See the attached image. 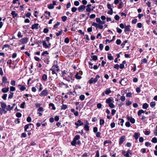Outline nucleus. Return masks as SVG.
Listing matches in <instances>:
<instances>
[{
	"mask_svg": "<svg viewBox=\"0 0 157 157\" xmlns=\"http://www.w3.org/2000/svg\"><path fill=\"white\" fill-rule=\"evenodd\" d=\"M100 77L99 75H97L94 78H91V79L89 80V83L91 84L93 83H96Z\"/></svg>",
	"mask_w": 157,
	"mask_h": 157,
	"instance_id": "f257e3e1",
	"label": "nucleus"
},
{
	"mask_svg": "<svg viewBox=\"0 0 157 157\" xmlns=\"http://www.w3.org/2000/svg\"><path fill=\"white\" fill-rule=\"evenodd\" d=\"M50 71H57V72L59 71V69L58 65H53L52 67L50 69Z\"/></svg>",
	"mask_w": 157,
	"mask_h": 157,
	"instance_id": "f03ea898",
	"label": "nucleus"
},
{
	"mask_svg": "<svg viewBox=\"0 0 157 157\" xmlns=\"http://www.w3.org/2000/svg\"><path fill=\"white\" fill-rule=\"evenodd\" d=\"M125 136H123L121 137L120 138L119 145L121 146L125 140Z\"/></svg>",
	"mask_w": 157,
	"mask_h": 157,
	"instance_id": "7ed1b4c3",
	"label": "nucleus"
},
{
	"mask_svg": "<svg viewBox=\"0 0 157 157\" xmlns=\"http://www.w3.org/2000/svg\"><path fill=\"white\" fill-rule=\"evenodd\" d=\"M48 94V90L46 89L42 91L41 93L39 94L40 96H43L44 97L47 96Z\"/></svg>",
	"mask_w": 157,
	"mask_h": 157,
	"instance_id": "20e7f679",
	"label": "nucleus"
},
{
	"mask_svg": "<svg viewBox=\"0 0 157 157\" xmlns=\"http://www.w3.org/2000/svg\"><path fill=\"white\" fill-rule=\"evenodd\" d=\"M92 25L94 26L97 28H99L100 29H102L103 28V26L100 25V24H98L95 23H93Z\"/></svg>",
	"mask_w": 157,
	"mask_h": 157,
	"instance_id": "39448f33",
	"label": "nucleus"
},
{
	"mask_svg": "<svg viewBox=\"0 0 157 157\" xmlns=\"http://www.w3.org/2000/svg\"><path fill=\"white\" fill-rule=\"evenodd\" d=\"M83 124V122H82L80 120H78L75 123V124L76 125V128H78V127L82 125Z\"/></svg>",
	"mask_w": 157,
	"mask_h": 157,
	"instance_id": "423d86ee",
	"label": "nucleus"
},
{
	"mask_svg": "<svg viewBox=\"0 0 157 157\" xmlns=\"http://www.w3.org/2000/svg\"><path fill=\"white\" fill-rule=\"evenodd\" d=\"M28 41V39L27 37L24 38L20 40V42L22 44H25Z\"/></svg>",
	"mask_w": 157,
	"mask_h": 157,
	"instance_id": "0eeeda50",
	"label": "nucleus"
},
{
	"mask_svg": "<svg viewBox=\"0 0 157 157\" xmlns=\"http://www.w3.org/2000/svg\"><path fill=\"white\" fill-rule=\"evenodd\" d=\"M127 118L133 124L135 123V119L132 117L127 115Z\"/></svg>",
	"mask_w": 157,
	"mask_h": 157,
	"instance_id": "6e6552de",
	"label": "nucleus"
},
{
	"mask_svg": "<svg viewBox=\"0 0 157 157\" xmlns=\"http://www.w3.org/2000/svg\"><path fill=\"white\" fill-rule=\"evenodd\" d=\"M113 98L112 97H110L106 100V103L109 104L113 101Z\"/></svg>",
	"mask_w": 157,
	"mask_h": 157,
	"instance_id": "1a4fd4ad",
	"label": "nucleus"
},
{
	"mask_svg": "<svg viewBox=\"0 0 157 157\" xmlns=\"http://www.w3.org/2000/svg\"><path fill=\"white\" fill-rule=\"evenodd\" d=\"M6 83H9V82L7 81V79L6 76H4L2 78V82L1 83L2 85H3V83L6 84Z\"/></svg>",
	"mask_w": 157,
	"mask_h": 157,
	"instance_id": "9d476101",
	"label": "nucleus"
},
{
	"mask_svg": "<svg viewBox=\"0 0 157 157\" xmlns=\"http://www.w3.org/2000/svg\"><path fill=\"white\" fill-rule=\"evenodd\" d=\"M1 106L2 108V110H4V109H5L7 107L6 104L3 102H0Z\"/></svg>",
	"mask_w": 157,
	"mask_h": 157,
	"instance_id": "9b49d317",
	"label": "nucleus"
},
{
	"mask_svg": "<svg viewBox=\"0 0 157 157\" xmlns=\"http://www.w3.org/2000/svg\"><path fill=\"white\" fill-rule=\"evenodd\" d=\"M86 8V6L84 5H82L78 8V10L80 12H82Z\"/></svg>",
	"mask_w": 157,
	"mask_h": 157,
	"instance_id": "f8f14e48",
	"label": "nucleus"
},
{
	"mask_svg": "<svg viewBox=\"0 0 157 157\" xmlns=\"http://www.w3.org/2000/svg\"><path fill=\"white\" fill-rule=\"evenodd\" d=\"M39 24L38 23L34 24L31 27V29H38Z\"/></svg>",
	"mask_w": 157,
	"mask_h": 157,
	"instance_id": "ddd939ff",
	"label": "nucleus"
},
{
	"mask_svg": "<svg viewBox=\"0 0 157 157\" xmlns=\"http://www.w3.org/2000/svg\"><path fill=\"white\" fill-rule=\"evenodd\" d=\"M40 43H42L43 46H44V47L45 48H47L49 47L48 45L47 44L45 40H44V41H40Z\"/></svg>",
	"mask_w": 157,
	"mask_h": 157,
	"instance_id": "4468645a",
	"label": "nucleus"
},
{
	"mask_svg": "<svg viewBox=\"0 0 157 157\" xmlns=\"http://www.w3.org/2000/svg\"><path fill=\"white\" fill-rule=\"evenodd\" d=\"M131 26L130 25L125 26L124 27V31L126 32L127 31L130 32V31Z\"/></svg>",
	"mask_w": 157,
	"mask_h": 157,
	"instance_id": "2eb2a0df",
	"label": "nucleus"
},
{
	"mask_svg": "<svg viewBox=\"0 0 157 157\" xmlns=\"http://www.w3.org/2000/svg\"><path fill=\"white\" fill-rule=\"evenodd\" d=\"M9 87H5L2 89V91L3 93H6L9 91Z\"/></svg>",
	"mask_w": 157,
	"mask_h": 157,
	"instance_id": "dca6fc26",
	"label": "nucleus"
},
{
	"mask_svg": "<svg viewBox=\"0 0 157 157\" xmlns=\"http://www.w3.org/2000/svg\"><path fill=\"white\" fill-rule=\"evenodd\" d=\"M50 78H51V80L52 79H56L57 78V74H54L53 75H52L50 77Z\"/></svg>",
	"mask_w": 157,
	"mask_h": 157,
	"instance_id": "f3484780",
	"label": "nucleus"
},
{
	"mask_svg": "<svg viewBox=\"0 0 157 157\" xmlns=\"http://www.w3.org/2000/svg\"><path fill=\"white\" fill-rule=\"evenodd\" d=\"M145 111H146V110L144 111V110H143L142 109H140V110H139L138 111V113H137L139 117H140V116L141 115L142 113H144Z\"/></svg>",
	"mask_w": 157,
	"mask_h": 157,
	"instance_id": "a211bd4d",
	"label": "nucleus"
},
{
	"mask_svg": "<svg viewBox=\"0 0 157 157\" xmlns=\"http://www.w3.org/2000/svg\"><path fill=\"white\" fill-rule=\"evenodd\" d=\"M11 14L13 16V17L14 18L16 17L17 16V14L16 13L15 11H13L11 13Z\"/></svg>",
	"mask_w": 157,
	"mask_h": 157,
	"instance_id": "6ab92c4d",
	"label": "nucleus"
},
{
	"mask_svg": "<svg viewBox=\"0 0 157 157\" xmlns=\"http://www.w3.org/2000/svg\"><path fill=\"white\" fill-rule=\"evenodd\" d=\"M18 86H20L21 87L20 88V90L21 91H24L26 89V87L24 86L21 85L20 84H19Z\"/></svg>",
	"mask_w": 157,
	"mask_h": 157,
	"instance_id": "aec40b11",
	"label": "nucleus"
},
{
	"mask_svg": "<svg viewBox=\"0 0 157 157\" xmlns=\"http://www.w3.org/2000/svg\"><path fill=\"white\" fill-rule=\"evenodd\" d=\"M108 59L110 60H112L113 59V57L111 55V54L108 53L107 54Z\"/></svg>",
	"mask_w": 157,
	"mask_h": 157,
	"instance_id": "412c9836",
	"label": "nucleus"
},
{
	"mask_svg": "<svg viewBox=\"0 0 157 157\" xmlns=\"http://www.w3.org/2000/svg\"><path fill=\"white\" fill-rule=\"evenodd\" d=\"M149 106V105L147 103H145L143 105L142 108L144 109H147Z\"/></svg>",
	"mask_w": 157,
	"mask_h": 157,
	"instance_id": "4be33fe9",
	"label": "nucleus"
},
{
	"mask_svg": "<svg viewBox=\"0 0 157 157\" xmlns=\"http://www.w3.org/2000/svg\"><path fill=\"white\" fill-rule=\"evenodd\" d=\"M42 78L43 81L44 82L46 81L47 79V75L46 74H44L42 76Z\"/></svg>",
	"mask_w": 157,
	"mask_h": 157,
	"instance_id": "5701e85b",
	"label": "nucleus"
},
{
	"mask_svg": "<svg viewBox=\"0 0 157 157\" xmlns=\"http://www.w3.org/2000/svg\"><path fill=\"white\" fill-rule=\"evenodd\" d=\"M140 133L135 132L134 133V137L135 139L137 140L139 137L140 136Z\"/></svg>",
	"mask_w": 157,
	"mask_h": 157,
	"instance_id": "b1692460",
	"label": "nucleus"
},
{
	"mask_svg": "<svg viewBox=\"0 0 157 157\" xmlns=\"http://www.w3.org/2000/svg\"><path fill=\"white\" fill-rule=\"evenodd\" d=\"M91 57L92 58V59H90V60L92 61V60L96 61L98 59V57L96 55L91 56Z\"/></svg>",
	"mask_w": 157,
	"mask_h": 157,
	"instance_id": "393cba45",
	"label": "nucleus"
},
{
	"mask_svg": "<svg viewBox=\"0 0 157 157\" xmlns=\"http://www.w3.org/2000/svg\"><path fill=\"white\" fill-rule=\"evenodd\" d=\"M119 121L120 122L118 123V124H120L121 126H123V123L124 122V119H123L119 118Z\"/></svg>",
	"mask_w": 157,
	"mask_h": 157,
	"instance_id": "a878e982",
	"label": "nucleus"
},
{
	"mask_svg": "<svg viewBox=\"0 0 157 157\" xmlns=\"http://www.w3.org/2000/svg\"><path fill=\"white\" fill-rule=\"evenodd\" d=\"M33 125L32 124L29 123L28 124H26L24 127V130L25 131H26L27 129L29 128V125Z\"/></svg>",
	"mask_w": 157,
	"mask_h": 157,
	"instance_id": "bb28decb",
	"label": "nucleus"
},
{
	"mask_svg": "<svg viewBox=\"0 0 157 157\" xmlns=\"http://www.w3.org/2000/svg\"><path fill=\"white\" fill-rule=\"evenodd\" d=\"M49 106L50 107H52V108L51 109H52L55 110L56 109V107L52 103H50L49 104Z\"/></svg>",
	"mask_w": 157,
	"mask_h": 157,
	"instance_id": "cd10ccee",
	"label": "nucleus"
},
{
	"mask_svg": "<svg viewBox=\"0 0 157 157\" xmlns=\"http://www.w3.org/2000/svg\"><path fill=\"white\" fill-rule=\"evenodd\" d=\"M155 115L154 114H152L151 116H149V121H151L152 120H153L155 117Z\"/></svg>",
	"mask_w": 157,
	"mask_h": 157,
	"instance_id": "c85d7f7f",
	"label": "nucleus"
},
{
	"mask_svg": "<svg viewBox=\"0 0 157 157\" xmlns=\"http://www.w3.org/2000/svg\"><path fill=\"white\" fill-rule=\"evenodd\" d=\"M147 63V60L146 58H144L143 60L141 61V64H142L144 63Z\"/></svg>",
	"mask_w": 157,
	"mask_h": 157,
	"instance_id": "c756f323",
	"label": "nucleus"
},
{
	"mask_svg": "<svg viewBox=\"0 0 157 157\" xmlns=\"http://www.w3.org/2000/svg\"><path fill=\"white\" fill-rule=\"evenodd\" d=\"M48 7L49 9H52L54 8V6L52 4H50L48 5Z\"/></svg>",
	"mask_w": 157,
	"mask_h": 157,
	"instance_id": "7c9ffc66",
	"label": "nucleus"
},
{
	"mask_svg": "<svg viewBox=\"0 0 157 157\" xmlns=\"http://www.w3.org/2000/svg\"><path fill=\"white\" fill-rule=\"evenodd\" d=\"M125 79L124 78H122L121 80L119 82V83L122 85H124V82H126Z\"/></svg>",
	"mask_w": 157,
	"mask_h": 157,
	"instance_id": "2f4dec72",
	"label": "nucleus"
},
{
	"mask_svg": "<svg viewBox=\"0 0 157 157\" xmlns=\"http://www.w3.org/2000/svg\"><path fill=\"white\" fill-rule=\"evenodd\" d=\"M61 107V109L65 110L67 108V106L66 105L63 104Z\"/></svg>",
	"mask_w": 157,
	"mask_h": 157,
	"instance_id": "473e14b6",
	"label": "nucleus"
},
{
	"mask_svg": "<svg viewBox=\"0 0 157 157\" xmlns=\"http://www.w3.org/2000/svg\"><path fill=\"white\" fill-rule=\"evenodd\" d=\"M155 103L154 101H152L150 103V106L152 108H153L155 107Z\"/></svg>",
	"mask_w": 157,
	"mask_h": 157,
	"instance_id": "72a5a7b5",
	"label": "nucleus"
},
{
	"mask_svg": "<svg viewBox=\"0 0 157 157\" xmlns=\"http://www.w3.org/2000/svg\"><path fill=\"white\" fill-rule=\"evenodd\" d=\"M111 141L110 140H105L104 142V145L106 146H108V145H106L107 144L111 143Z\"/></svg>",
	"mask_w": 157,
	"mask_h": 157,
	"instance_id": "f704fd0d",
	"label": "nucleus"
},
{
	"mask_svg": "<svg viewBox=\"0 0 157 157\" xmlns=\"http://www.w3.org/2000/svg\"><path fill=\"white\" fill-rule=\"evenodd\" d=\"M75 77L76 78L78 79H80L81 78V77L78 75V73H77L75 75Z\"/></svg>",
	"mask_w": 157,
	"mask_h": 157,
	"instance_id": "c9c22d12",
	"label": "nucleus"
},
{
	"mask_svg": "<svg viewBox=\"0 0 157 157\" xmlns=\"http://www.w3.org/2000/svg\"><path fill=\"white\" fill-rule=\"evenodd\" d=\"M132 102L131 101H126V105L127 106H129L130 105H131Z\"/></svg>",
	"mask_w": 157,
	"mask_h": 157,
	"instance_id": "e433bc0d",
	"label": "nucleus"
},
{
	"mask_svg": "<svg viewBox=\"0 0 157 157\" xmlns=\"http://www.w3.org/2000/svg\"><path fill=\"white\" fill-rule=\"evenodd\" d=\"M111 90H110V89H109L107 90H106L105 91V94H107V95H108L110 93H111Z\"/></svg>",
	"mask_w": 157,
	"mask_h": 157,
	"instance_id": "4c0bfd02",
	"label": "nucleus"
},
{
	"mask_svg": "<svg viewBox=\"0 0 157 157\" xmlns=\"http://www.w3.org/2000/svg\"><path fill=\"white\" fill-rule=\"evenodd\" d=\"M151 141L154 143H156L157 142V139L156 137H154L152 139Z\"/></svg>",
	"mask_w": 157,
	"mask_h": 157,
	"instance_id": "58836bf2",
	"label": "nucleus"
},
{
	"mask_svg": "<svg viewBox=\"0 0 157 157\" xmlns=\"http://www.w3.org/2000/svg\"><path fill=\"white\" fill-rule=\"evenodd\" d=\"M108 104L109 107L111 108H113L115 107V106L112 102Z\"/></svg>",
	"mask_w": 157,
	"mask_h": 157,
	"instance_id": "ea45409f",
	"label": "nucleus"
},
{
	"mask_svg": "<svg viewBox=\"0 0 157 157\" xmlns=\"http://www.w3.org/2000/svg\"><path fill=\"white\" fill-rule=\"evenodd\" d=\"M60 22H57L56 24L54 25L53 27L55 28H56L58 27V26L60 25Z\"/></svg>",
	"mask_w": 157,
	"mask_h": 157,
	"instance_id": "a19ab883",
	"label": "nucleus"
},
{
	"mask_svg": "<svg viewBox=\"0 0 157 157\" xmlns=\"http://www.w3.org/2000/svg\"><path fill=\"white\" fill-rule=\"evenodd\" d=\"M13 108V106L11 107L10 105H8V108L6 109L8 111H10L12 110Z\"/></svg>",
	"mask_w": 157,
	"mask_h": 157,
	"instance_id": "79ce46f5",
	"label": "nucleus"
},
{
	"mask_svg": "<svg viewBox=\"0 0 157 157\" xmlns=\"http://www.w3.org/2000/svg\"><path fill=\"white\" fill-rule=\"evenodd\" d=\"M80 138V136L78 135H76L75 136L73 140L76 141L78 140Z\"/></svg>",
	"mask_w": 157,
	"mask_h": 157,
	"instance_id": "37998d69",
	"label": "nucleus"
},
{
	"mask_svg": "<svg viewBox=\"0 0 157 157\" xmlns=\"http://www.w3.org/2000/svg\"><path fill=\"white\" fill-rule=\"evenodd\" d=\"M84 128L85 129L88 131V124L86 123V124L84 126Z\"/></svg>",
	"mask_w": 157,
	"mask_h": 157,
	"instance_id": "c03bdc74",
	"label": "nucleus"
},
{
	"mask_svg": "<svg viewBox=\"0 0 157 157\" xmlns=\"http://www.w3.org/2000/svg\"><path fill=\"white\" fill-rule=\"evenodd\" d=\"M13 92H11L10 93V94L9 95L8 98L9 99H11L13 96Z\"/></svg>",
	"mask_w": 157,
	"mask_h": 157,
	"instance_id": "a18cd8bd",
	"label": "nucleus"
},
{
	"mask_svg": "<svg viewBox=\"0 0 157 157\" xmlns=\"http://www.w3.org/2000/svg\"><path fill=\"white\" fill-rule=\"evenodd\" d=\"M62 20L63 22L66 21L67 19V17L66 16H63L62 17Z\"/></svg>",
	"mask_w": 157,
	"mask_h": 157,
	"instance_id": "49530a36",
	"label": "nucleus"
},
{
	"mask_svg": "<svg viewBox=\"0 0 157 157\" xmlns=\"http://www.w3.org/2000/svg\"><path fill=\"white\" fill-rule=\"evenodd\" d=\"M105 122L104 120L103 119H101L100 120V125H103Z\"/></svg>",
	"mask_w": 157,
	"mask_h": 157,
	"instance_id": "de8ad7c7",
	"label": "nucleus"
},
{
	"mask_svg": "<svg viewBox=\"0 0 157 157\" xmlns=\"http://www.w3.org/2000/svg\"><path fill=\"white\" fill-rule=\"evenodd\" d=\"M117 31V33H121L122 32V30L118 28V27L117 28H116Z\"/></svg>",
	"mask_w": 157,
	"mask_h": 157,
	"instance_id": "09e8293b",
	"label": "nucleus"
},
{
	"mask_svg": "<svg viewBox=\"0 0 157 157\" xmlns=\"http://www.w3.org/2000/svg\"><path fill=\"white\" fill-rule=\"evenodd\" d=\"M25 102H24L22 104H21L20 107L22 109H24L25 108Z\"/></svg>",
	"mask_w": 157,
	"mask_h": 157,
	"instance_id": "8fccbe9b",
	"label": "nucleus"
},
{
	"mask_svg": "<svg viewBox=\"0 0 157 157\" xmlns=\"http://www.w3.org/2000/svg\"><path fill=\"white\" fill-rule=\"evenodd\" d=\"M70 40L69 39L67 38L66 37L65 38L64 40V42L66 43H68L69 42Z\"/></svg>",
	"mask_w": 157,
	"mask_h": 157,
	"instance_id": "3c124183",
	"label": "nucleus"
},
{
	"mask_svg": "<svg viewBox=\"0 0 157 157\" xmlns=\"http://www.w3.org/2000/svg\"><path fill=\"white\" fill-rule=\"evenodd\" d=\"M114 18L116 20L118 21L120 19V17L118 15H116L114 16Z\"/></svg>",
	"mask_w": 157,
	"mask_h": 157,
	"instance_id": "603ef678",
	"label": "nucleus"
},
{
	"mask_svg": "<svg viewBox=\"0 0 157 157\" xmlns=\"http://www.w3.org/2000/svg\"><path fill=\"white\" fill-rule=\"evenodd\" d=\"M21 113H17L16 114V116L18 118L21 117Z\"/></svg>",
	"mask_w": 157,
	"mask_h": 157,
	"instance_id": "864d4df0",
	"label": "nucleus"
},
{
	"mask_svg": "<svg viewBox=\"0 0 157 157\" xmlns=\"http://www.w3.org/2000/svg\"><path fill=\"white\" fill-rule=\"evenodd\" d=\"M102 105L101 103H98L97 104V106L98 109H100L102 107Z\"/></svg>",
	"mask_w": 157,
	"mask_h": 157,
	"instance_id": "5fc2aeb1",
	"label": "nucleus"
},
{
	"mask_svg": "<svg viewBox=\"0 0 157 157\" xmlns=\"http://www.w3.org/2000/svg\"><path fill=\"white\" fill-rule=\"evenodd\" d=\"M7 97V94H4L3 96L2 97V98L4 100H6V98Z\"/></svg>",
	"mask_w": 157,
	"mask_h": 157,
	"instance_id": "6e6d98bb",
	"label": "nucleus"
},
{
	"mask_svg": "<svg viewBox=\"0 0 157 157\" xmlns=\"http://www.w3.org/2000/svg\"><path fill=\"white\" fill-rule=\"evenodd\" d=\"M128 40H126L125 41H124L121 44V46L123 48L124 47V46L125 44L127 42Z\"/></svg>",
	"mask_w": 157,
	"mask_h": 157,
	"instance_id": "4d7b16f0",
	"label": "nucleus"
},
{
	"mask_svg": "<svg viewBox=\"0 0 157 157\" xmlns=\"http://www.w3.org/2000/svg\"><path fill=\"white\" fill-rule=\"evenodd\" d=\"M89 12L90 11L93 10L94 7L93 6L91 7V4H89Z\"/></svg>",
	"mask_w": 157,
	"mask_h": 157,
	"instance_id": "13d9d810",
	"label": "nucleus"
},
{
	"mask_svg": "<svg viewBox=\"0 0 157 157\" xmlns=\"http://www.w3.org/2000/svg\"><path fill=\"white\" fill-rule=\"evenodd\" d=\"M79 98L80 100L82 101L84 100L85 98V96L84 95H81L79 97Z\"/></svg>",
	"mask_w": 157,
	"mask_h": 157,
	"instance_id": "bf43d9fd",
	"label": "nucleus"
},
{
	"mask_svg": "<svg viewBox=\"0 0 157 157\" xmlns=\"http://www.w3.org/2000/svg\"><path fill=\"white\" fill-rule=\"evenodd\" d=\"M132 94L131 92H128L126 94V97H132Z\"/></svg>",
	"mask_w": 157,
	"mask_h": 157,
	"instance_id": "052dcab7",
	"label": "nucleus"
},
{
	"mask_svg": "<svg viewBox=\"0 0 157 157\" xmlns=\"http://www.w3.org/2000/svg\"><path fill=\"white\" fill-rule=\"evenodd\" d=\"M121 100L122 101H124L125 100V98L124 96H122L121 97Z\"/></svg>",
	"mask_w": 157,
	"mask_h": 157,
	"instance_id": "680f3d73",
	"label": "nucleus"
},
{
	"mask_svg": "<svg viewBox=\"0 0 157 157\" xmlns=\"http://www.w3.org/2000/svg\"><path fill=\"white\" fill-rule=\"evenodd\" d=\"M62 30H61V31H59L58 33H56V35L57 36H58L59 35L62 34Z\"/></svg>",
	"mask_w": 157,
	"mask_h": 157,
	"instance_id": "e2e57ef3",
	"label": "nucleus"
},
{
	"mask_svg": "<svg viewBox=\"0 0 157 157\" xmlns=\"http://www.w3.org/2000/svg\"><path fill=\"white\" fill-rule=\"evenodd\" d=\"M49 53L47 51H45L42 54H41V56H44L45 55H48Z\"/></svg>",
	"mask_w": 157,
	"mask_h": 157,
	"instance_id": "0e129e2a",
	"label": "nucleus"
},
{
	"mask_svg": "<svg viewBox=\"0 0 157 157\" xmlns=\"http://www.w3.org/2000/svg\"><path fill=\"white\" fill-rule=\"evenodd\" d=\"M17 36L19 38L22 37L23 36V35H21V33L20 31L18 33Z\"/></svg>",
	"mask_w": 157,
	"mask_h": 157,
	"instance_id": "69168bd1",
	"label": "nucleus"
},
{
	"mask_svg": "<svg viewBox=\"0 0 157 157\" xmlns=\"http://www.w3.org/2000/svg\"><path fill=\"white\" fill-rule=\"evenodd\" d=\"M49 31V30L47 28H44L43 30V32L45 33H47Z\"/></svg>",
	"mask_w": 157,
	"mask_h": 157,
	"instance_id": "338daca9",
	"label": "nucleus"
},
{
	"mask_svg": "<svg viewBox=\"0 0 157 157\" xmlns=\"http://www.w3.org/2000/svg\"><path fill=\"white\" fill-rule=\"evenodd\" d=\"M116 43L117 45H119L121 43V41L120 39H117L116 41Z\"/></svg>",
	"mask_w": 157,
	"mask_h": 157,
	"instance_id": "774afa93",
	"label": "nucleus"
}]
</instances>
